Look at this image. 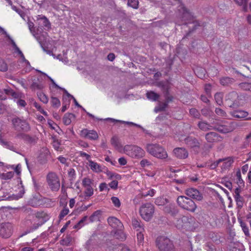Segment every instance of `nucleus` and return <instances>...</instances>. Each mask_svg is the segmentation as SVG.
Here are the masks:
<instances>
[{"mask_svg": "<svg viewBox=\"0 0 251 251\" xmlns=\"http://www.w3.org/2000/svg\"><path fill=\"white\" fill-rule=\"evenodd\" d=\"M142 218L146 221H149L153 217L154 207L153 204L147 202L142 204L139 209Z\"/></svg>", "mask_w": 251, "mask_h": 251, "instance_id": "nucleus-5", "label": "nucleus"}, {"mask_svg": "<svg viewBox=\"0 0 251 251\" xmlns=\"http://www.w3.org/2000/svg\"><path fill=\"white\" fill-rule=\"evenodd\" d=\"M213 129L223 133H228L233 130V128L229 124L227 125L220 123L213 124Z\"/></svg>", "mask_w": 251, "mask_h": 251, "instance_id": "nucleus-13", "label": "nucleus"}, {"mask_svg": "<svg viewBox=\"0 0 251 251\" xmlns=\"http://www.w3.org/2000/svg\"><path fill=\"white\" fill-rule=\"evenodd\" d=\"M223 94L222 93H217L215 95V100L216 103L221 105L223 104Z\"/></svg>", "mask_w": 251, "mask_h": 251, "instance_id": "nucleus-39", "label": "nucleus"}, {"mask_svg": "<svg viewBox=\"0 0 251 251\" xmlns=\"http://www.w3.org/2000/svg\"><path fill=\"white\" fill-rule=\"evenodd\" d=\"M167 106L166 102H160L157 106L154 109L155 112H158L164 110Z\"/></svg>", "mask_w": 251, "mask_h": 251, "instance_id": "nucleus-41", "label": "nucleus"}, {"mask_svg": "<svg viewBox=\"0 0 251 251\" xmlns=\"http://www.w3.org/2000/svg\"><path fill=\"white\" fill-rule=\"evenodd\" d=\"M132 225L134 228L136 229L137 231H143L144 228L142 225L141 221L138 220L136 218L132 219Z\"/></svg>", "mask_w": 251, "mask_h": 251, "instance_id": "nucleus-27", "label": "nucleus"}, {"mask_svg": "<svg viewBox=\"0 0 251 251\" xmlns=\"http://www.w3.org/2000/svg\"><path fill=\"white\" fill-rule=\"evenodd\" d=\"M146 96L149 100L152 101H156L160 97L159 94L152 91L148 92L146 94Z\"/></svg>", "mask_w": 251, "mask_h": 251, "instance_id": "nucleus-33", "label": "nucleus"}, {"mask_svg": "<svg viewBox=\"0 0 251 251\" xmlns=\"http://www.w3.org/2000/svg\"><path fill=\"white\" fill-rule=\"evenodd\" d=\"M39 195L33 196L28 201L29 205L32 207H37L42 204V201Z\"/></svg>", "mask_w": 251, "mask_h": 251, "instance_id": "nucleus-22", "label": "nucleus"}, {"mask_svg": "<svg viewBox=\"0 0 251 251\" xmlns=\"http://www.w3.org/2000/svg\"><path fill=\"white\" fill-rule=\"evenodd\" d=\"M123 151L132 158H141L145 155V151L141 148L133 145H126L123 148Z\"/></svg>", "mask_w": 251, "mask_h": 251, "instance_id": "nucleus-2", "label": "nucleus"}, {"mask_svg": "<svg viewBox=\"0 0 251 251\" xmlns=\"http://www.w3.org/2000/svg\"><path fill=\"white\" fill-rule=\"evenodd\" d=\"M79 135L82 137L88 138L91 140H95L99 138L98 134L96 131L94 130H88L86 128L82 129L80 131Z\"/></svg>", "mask_w": 251, "mask_h": 251, "instance_id": "nucleus-11", "label": "nucleus"}, {"mask_svg": "<svg viewBox=\"0 0 251 251\" xmlns=\"http://www.w3.org/2000/svg\"><path fill=\"white\" fill-rule=\"evenodd\" d=\"M111 144L119 151L121 152L123 149V146L119 141L118 138L117 136H113L111 139Z\"/></svg>", "mask_w": 251, "mask_h": 251, "instance_id": "nucleus-24", "label": "nucleus"}, {"mask_svg": "<svg viewBox=\"0 0 251 251\" xmlns=\"http://www.w3.org/2000/svg\"><path fill=\"white\" fill-rule=\"evenodd\" d=\"M3 92L4 94L8 96H11L15 100H18L19 98H22L21 94L15 92L10 88L5 89L3 90Z\"/></svg>", "mask_w": 251, "mask_h": 251, "instance_id": "nucleus-23", "label": "nucleus"}, {"mask_svg": "<svg viewBox=\"0 0 251 251\" xmlns=\"http://www.w3.org/2000/svg\"><path fill=\"white\" fill-rule=\"evenodd\" d=\"M174 153L176 157L179 159H185L188 157V153L185 149L177 148L174 150Z\"/></svg>", "mask_w": 251, "mask_h": 251, "instance_id": "nucleus-18", "label": "nucleus"}, {"mask_svg": "<svg viewBox=\"0 0 251 251\" xmlns=\"http://www.w3.org/2000/svg\"><path fill=\"white\" fill-rule=\"evenodd\" d=\"M104 120H106V121H111L112 122H118V123H120L126 124L129 125H133L134 124V123H132V122H125V121H124L116 120V119H113V118H106V119H105Z\"/></svg>", "mask_w": 251, "mask_h": 251, "instance_id": "nucleus-47", "label": "nucleus"}, {"mask_svg": "<svg viewBox=\"0 0 251 251\" xmlns=\"http://www.w3.org/2000/svg\"><path fill=\"white\" fill-rule=\"evenodd\" d=\"M155 192H156V191L154 189H151L149 191H148V192L143 193L142 194V195L144 197H147V196L152 197L155 195Z\"/></svg>", "mask_w": 251, "mask_h": 251, "instance_id": "nucleus-53", "label": "nucleus"}, {"mask_svg": "<svg viewBox=\"0 0 251 251\" xmlns=\"http://www.w3.org/2000/svg\"><path fill=\"white\" fill-rule=\"evenodd\" d=\"M236 180L237 184L240 186L244 185V182L241 177V171L240 170H238L236 173Z\"/></svg>", "mask_w": 251, "mask_h": 251, "instance_id": "nucleus-36", "label": "nucleus"}, {"mask_svg": "<svg viewBox=\"0 0 251 251\" xmlns=\"http://www.w3.org/2000/svg\"><path fill=\"white\" fill-rule=\"evenodd\" d=\"M168 203L169 200L164 197H158L155 200V203L158 206H164Z\"/></svg>", "mask_w": 251, "mask_h": 251, "instance_id": "nucleus-32", "label": "nucleus"}, {"mask_svg": "<svg viewBox=\"0 0 251 251\" xmlns=\"http://www.w3.org/2000/svg\"><path fill=\"white\" fill-rule=\"evenodd\" d=\"M190 114L191 116L196 118H199L200 114L199 111L195 108H191L189 111Z\"/></svg>", "mask_w": 251, "mask_h": 251, "instance_id": "nucleus-50", "label": "nucleus"}, {"mask_svg": "<svg viewBox=\"0 0 251 251\" xmlns=\"http://www.w3.org/2000/svg\"><path fill=\"white\" fill-rule=\"evenodd\" d=\"M240 226L242 227L243 231L246 236H250L249 229L247 224L242 221H240Z\"/></svg>", "mask_w": 251, "mask_h": 251, "instance_id": "nucleus-38", "label": "nucleus"}, {"mask_svg": "<svg viewBox=\"0 0 251 251\" xmlns=\"http://www.w3.org/2000/svg\"><path fill=\"white\" fill-rule=\"evenodd\" d=\"M69 212V210L67 207H64V208L61 211L60 213L59 214V219H62L66 215H67L68 214Z\"/></svg>", "mask_w": 251, "mask_h": 251, "instance_id": "nucleus-51", "label": "nucleus"}, {"mask_svg": "<svg viewBox=\"0 0 251 251\" xmlns=\"http://www.w3.org/2000/svg\"><path fill=\"white\" fill-rule=\"evenodd\" d=\"M3 144L6 148L12 151H16V147L11 142H4Z\"/></svg>", "mask_w": 251, "mask_h": 251, "instance_id": "nucleus-45", "label": "nucleus"}, {"mask_svg": "<svg viewBox=\"0 0 251 251\" xmlns=\"http://www.w3.org/2000/svg\"><path fill=\"white\" fill-rule=\"evenodd\" d=\"M8 70V66L4 60L0 58V71L6 72Z\"/></svg>", "mask_w": 251, "mask_h": 251, "instance_id": "nucleus-42", "label": "nucleus"}, {"mask_svg": "<svg viewBox=\"0 0 251 251\" xmlns=\"http://www.w3.org/2000/svg\"><path fill=\"white\" fill-rule=\"evenodd\" d=\"M182 221L184 222V224H183V229L192 230L194 228V220L193 218H189L188 217L183 216Z\"/></svg>", "mask_w": 251, "mask_h": 251, "instance_id": "nucleus-17", "label": "nucleus"}, {"mask_svg": "<svg viewBox=\"0 0 251 251\" xmlns=\"http://www.w3.org/2000/svg\"><path fill=\"white\" fill-rule=\"evenodd\" d=\"M50 156V152L47 148H42L40 151L39 159L41 163H45Z\"/></svg>", "mask_w": 251, "mask_h": 251, "instance_id": "nucleus-21", "label": "nucleus"}, {"mask_svg": "<svg viewBox=\"0 0 251 251\" xmlns=\"http://www.w3.org/2000/svg\"><path fill=\"white\" fill-rule=\"evenodd\" d=\"M99 189L100 192H102L105 190H109V188L107 187V185L105 183H101L99 186Z\"/></svg>", "mask_w": 251, "mask_h": 251, "instance_id": "nucleus-63", "label": "nucleus"}, {"mask_svg": "<svg viewBox=\"0 0 251 251\" xmlns=\"http://www.w3.org/2000/svg\"><path fill=\"white\" fill-rule=\"evenodd\" d=\"M234 81L233 78L227 76L222 77L220 79V84L225 86H229L233 84Z\"/></svg>", "mask_w": 251, "mask_h": 251, "instance_id": "nucleus-26", "label": "nucleus"}, {"mask_svg": "<svg viewBox=\"0 0 251 251\" xmlns=\"http://www.w3.org/2000/svg\"><path fill=\"white\" fill-rule=\"evenodd\" d=\"M33 106L42 114H43L44 116H48L47 112L45 111L40 106L39 104H38L36 101H34L33 103Z\"/></svg>", "mask_w": 251, "mask_h": 251, "instance_id": "nucleus-44", "label": "nucleus"}, {"mask_svg": "<svg viewBox=\"0 0 251 251\" xmlns=\"http://www.w3.org/2000/svg\"><path fill=\"white\" fill-rule=\"evenodd\" d=\"M118 181L117 180H113L110 183H109V186L111 188L113 189H116L118 187Z\"/></svg>", "mask_w": 251, "mask_h": 251, "instance_id": "nucleus-61", "label": "nucleus"}, {"mask_svg": "<svg viewBox=\"0 0 251 251\" xmlns=\"http://www.w3.org/2000/svg\"><path fill=\"white\" fill-rule=\"evenodd\" d=\"M12 123L17 130H23L27 131L30 129V126L25 121H23L18 117H15L12 119Z\"/></svg>", "mask_w": 251, "mask_h": 251, "instance_id": "nucleus-8", "label": "nucleus"}, {"mask_svg": "<svg viewBox=\"0 0 251 251\" xmlns=\"http://www.w3.org/2000/svg\"><path fill=\"white\" fill-rule=\"evenodd\" d=\"M38 96L40 100L44 103H47L48 102V98L47 96L43 93L38 94Z\"/></svg>", "mask_w": 251, "mask_h": 251, "instance_id": "nucleus-48", "label": "nucleus"}, {"mask_svg": "<svg viewBox=\"0 0 251 251\" xmlns=\"http://www.w3.org/2000/svg\"><path fill=\"white\" fill-rule=\"evenodd\" d=\"M185 143L188 147L193 149L196 152H198L199 151L200 144L196 138L188 137L185 139Z\"/></svg>", "mask_w": 251, "mask_h": 251, "instance_id": "nucleus-14", "label": "nucleus"}, {"mask_svg": "<svg viewBox=\"0 0 251 251\" xmlns=\"http://www.w3.org/2000/svg\"><path fill=\"white\" fill-rule=\"evenodd\" d=\"M209 239L214 243L218 244L221 242L220 236L216 233L211 232L209 233Z\"/></svg>", "mask_w": 251, "mask_h": 251, "instance_id": "nucleus-30", "label": "nucleus"}, {"mask_svg": "<svg viewBox=\"0 0 251 251\" xmlns=\"http://www.w3.org/2000/svg\"><path fill=\"white\" fill-rule=\"evenodd\" d=\"M108 224L113 228L118 231L122 230L124 228L122 223L117 218L114 217H109L107 219Z\"/></svg>", "mask_w": 251, "mask_h": 251, "instance_id": "nucleus-15", "label": "nucleus"}, {"mask_svg": "<svg viewBox=\"0 0 251 251\" xmlns=\"http://www.w3.org/2000/svg\"><path fill=\"white\" fill-rule=\"evenodd\" d=\"M185 194L189 198L198 201H201L203 199L202 194L195 188L191 187L186 189L185 190Z\"/></svg>", "mask_w": 251, "mask_h": 251, "instance_id": "nucleus-10", "label": "nucleus"}, {"mask_svg": "<svg viewBox=\"0 0 251 251\" xmlns=\"http://www.w3.org/2000/svg\"><path fill=\"white\" fill-rule=\"evenodd\" d=\"M156 245L160 251H176L172 241L165 236L158 237L156 239Z\"/></svg>", "mask_w": 251, "mask_h": 251, "instance_id": "nucleus-3", "label": "nucleus"}, {"mask_svg": "<svg viewBox=\"0 0 251 251\" xmlns=\"http://www.w3.org/2000/svg\"><path fill=\"white\" fill-rule=\"evenodd\" d=\"M101 215V211L100 210L95 211L92 215L89 217L91 222H95L99 221Z\"/></svg>", "mask_w": 251, "mask_h": 251, "instance_id": "nucleus-28", "label": "nucleus"}, {"mask_svg": "<svg viewBox=\"0 0 251 251\" xmlns=\"http://www.w3.org/2000/svg\"><path fill=\"white\" fill-rule=\"evenodd\" d=\"M233 116L238 118H244L248 115V113L245 111L239 110L234 112Z\"/></svg>", "mask_w": 251, "mask_h": 251, "instance_id": "nucleus-35", "label": "nucleus"}, {"mask_svg": "<svg viewBox=\"0 0 251 251\" xmlns=\"http://www.w3.org/2000/svg\"><path fill=\"white\" fill-rule=\"evenodd\" d=\"M140 164L142 167H145L146 166H150L151 165V162L146 159L142 160L140 161Z\"/></svg>", "mask_w": 251, "mask_h": 251, "instance_id": "nucleus-59", "label": "nucleus"}, {"mask_svg": "<svg viewBox=\"0 0 251 251\" xmlns=\"http://www.w3.org/2000/svg\"><path fill=\"white\" fill-rule=\"evenodd\" d=\"M16 103L18 106L19 107H24L26 105L25 101L21 98H19L18 100H17Z\"/></svg>", "mask_w": 251, "mask_h": 251, "instance_id": "nucleus-57", "label": "nucleus"}, {"mask_svg": "<svg viewBox=\"0 0 251 251\" xmlns=\"http://www.w3.org/2000/svg\"><path fill=\"white\" fill-rule=\"evenodd\" d=\"M111 199L115 206L117 207H119L120 206L121 202L117 197H112Z\"/></svg>", "mask_w": 251, "mask_h": 251, "instance_id": "nucleus-54", "label": "nucleus"}, {"mask_svg": "<svg viewBox=\"0 0 251 251\" xmlns=\"http://www.w3.org/2000/svg\"><path fill=\"white\" fill-rule=\"evenodd\" d=\"M205 72V70L202 68H197L195 71L196 74L201 78L204 77Z\"/></svg>", "mask_w": 251, "mask_h": 251, "instance_id": "nucleus-49", "label": "nucleus"}, {"mask_svg": "<svg viewBox=\"0 0 251 251\" xmlns=\"http://www.w3.org/2000/svg\"><path fill=\"white\" fill-rule=\"evenodd\" d=\"M36 217L38 218H44V221L34 224L32 226V228L33 230L37 229L39 226L43 225V224L49 219V216L45 213L38 212L37 213Z\"/></svg>", "mask_w": 251, "mask_h": 251, "instance_id": "nucleus-20", "label": "nucleus"}, {"mask_svg": "<svg viewBox=\"0 0 251 251\" xmlns=\"http://www.w3.org/2000/svg\"><path fill=\"white\" fill-rule=\"evenodd\" d=\"M219 166L221 168L222 171L229 169L233 163V160L231 157L220 159H219Z\"/></svg>", "mask_w": 251, "mask_h": 251, "instance_id": "nucleus-16", "label": "nucleus"}, {"mask_svg": "<svg viewBox=\"0 0 251 251\" xmlns=\"http://www.w3.org/2000/svg\"><path fill=\"white\" fill-rule=\"evenodd\" d=\"M75 119V115L72 113L66 114L63 117V123L66 125H69L72 120Z\"/></svg>", "mask_w": 251, "mask_h": 251, "instance_id": "nucleus-31", "label": "nucleus"}, {"mask_svg": "<svg viewBox=\"0 0 251 251\" xmlns=\"http://www.w3.org/2000/svg\"><path fill=\"white\" fill-rule=\"evenodd\" d=\"M89 166L91 169L96 172H100L102 171L101 166L97 162L89 160Z\"/></svg>", "mask_w": 251, "mask_h": 251, "instance_id": "nucleus-29", "label": "nucleus"}, {"mask_svg": "<svg viewBox=\"0 0 251 251\" xmlns=\"http://www.w3.org/2000/svg\"><path fill=\"white\" fill-rule=\"evenodd\" d=\"M146 149L148 153L158 158L163 159L168 157L166 151L159 144H148L146 145Z\"/></svg>", "mask_w": 251, "mask_h": 251, "instance_id": "nucleus-1", "label": "nucleus"}, {"mask_svg": "<svg viewBox=\"0 0 251 251\" xmlns=\"http://www.w3.org/2000/svg\"><path fill=\"white\" fill-rule=\"evenodd\" d=\"M177 203L181 208L191 212H194L197 207L196 204L191 199L184 196L178 197Z\"/></svg>", "mask_w": 251, "mask_h": 251, "instance_id": "nucleus-4", "label": "nucleus"}, {"mask_svg": "<svg viewBox=\"0 0 251 251\" xmlns=\"http://www.w3.org/2000/svg\"><path fill=\"white\" fill-rule=\"evenodd\" d=\"M206 250L207 251H217L215 246L210 243H208L206 245Z\"/></svg>", "mask_w": 251, "mask_h": 251, "instance_id": "nucleus-58", "label": "nucleus"}, {"mask_svg": "<svg viewBox=\"0 0 251 251\" xmlns=\"http://www.w3.org/2000/svg\"><path fill=\"white\" fill-rule=\"evenodd\" d=\"M250 142H251V131L246 136L245 143L246 144L249 145Z\"/></svg>", "mask_w": 251, "mask_h": 251, "instance_id": "nucleus-64", "label": "nucleus"}, {"mask_svg": "<svg viewBox=\"0 0 251 251\" xmlns=\"http://www.w3.org/2000/svg\"><path fill=\"white\" fill-rule=\"evenodd\" d=\"M234 198L236 201L237 208L238 209H241L243 207L245 202L244 198L241 196H238Z\"/></svg>", "mask_w": 251, "mask_h": 251, "instance_id": "nucleus-34", "label": "nucleus"}, {"mask_svg": "<svg viewBox=\"0 0 251 251\" xmlns=\"http://www.w3.org/2000/svg\"><path fill=\"white\" fill-rule=\"evenodd\" d=\"M142 231H139V232L137 233V238L138 242L140 244H142L143 242L144 237V235L142 233Z\"/></svg>", "mask_w": 251, "mask_h": 251, "instance_id": "nucleus-56", "label": "nucleus"}, {"mask_svg": "<svg viewBox=\"0 0 251 251\" xmlns=\"http://www.w3.org/2000/svg\"><path fill=\"white\" fill-rule=\"evenodd\" d=\"M50 102L53 107L58 108L60 106V101L56 97H51Z\"/></svg>", "mask_w": 251, "mask_h": 251, "instance_id": "nucleus-40", "label": "nucleus"}, {"mask_svg": "<svg viewBox=\"0 0 251 251\" xmlns=\"http://www.w3.org/2000/svg\"><path fill=\"white\" fill-rule=\"evenodd\" d=\"M215 113L219 116H225L226 115V112L220 108H216L215 109Z\"/></svg>", "mask_w": 251, "mask_h": 251, "instance_id": "nucleus-60", "label": "nucleus"}, {"mask_svg": "<svg viewBox=\"0 0 251 251\" xmlns=\"http://www.w3.org/2000/svg\"><path fill=\"white\" fill-rule=\"evenodd\" d=\"M85 188V190L84 191V193L85 196L89 197L93 195L94 191L92 186L86 187Z\"/></svg>", "mask_w": 251, "mask_h": 251, "instance_id": "nucleus-46", "label": "nucleus"}, {"mask_svg": "<svg viewBox=\"0 0 251 251\" xmlns=\"http://www.w3.org/2000/svg\"><path fill=\"white\" fill-rule=\"evenodd\" d=\"M205 139L210 143L219 142L222 140V138L214 132H210L207 133L205 135Z\"/></svg>", "mask_w": 251, "mask_h": 251, "instance_id": "nucleus-19", "label": "nucleus"}, {"mask_svg": "<svg viewBox=\"0 0 251 251\" xmlns=\"http://www.w3.org/2000/svg\"><path fill=\"white\" fill-rule=\"evenodd\" d=\"M198 126L200 129L205 131L208 130L213 129V124L212 125H210L205 122L201 121L199 122Z\"/></svg>", "mask_w": 251, "mask_h": 251, "instance_id": "nucleus-25", "label": "nucleus"}, {"mask_svg": "<svg viewBox=\"0 0 251 251\" xmlns=\"http://www.w3.org/2000/svg\"><path fill=\"white\" fill-rule=\"evenodd\" d=\"M47 181L51 191L57 192L59 190L60 187V180L55 173H49L47 176Z\"/></svg>", "mask_w": 251, "mask_h": 251, "instance_id": "nucleus-6", "label": "nucleus"}, {"mask_svg": "<svg viewBox=\"0 0 251 251\" xmlns=\"http://www.w3.org/2000/svg\"><path fill=\"white\" fill-rule=\"evenodd\" d=\"M14 173L13 172H8L5 174H3V176L5 179H10L13 177Z\"/></svg>", "mask_w": 251, "mask_h": 251, "instance_id": "nucleus-62", "label": "nucleus"}, {"mask_svg": "<svg viewBox=\"0 0 251 251\" xmlns=\"http://www.w3.org/2000/svg\"><path fill=\"white\" fill-rule=\"evenodd\" d=\"M37 23L39 28H44L46 29L50 28V23L45 16L38 15L37 17Z\"/></svg>", "mask_w": 251, "mask_h": 251, "instance_id": "nucleus-12", "label": "nucleus"}, {"mask_svg": "<svg viewBox=\"0 0 251 251\" xmlns=\"http://www.w3.org/2000/svg\"><path fill=\"white\" fill-rule=\"evenodd\" d=\"M138 0H128L127 5L134 9H137L138 7Z\"/></svg>", "mask_w": 251, "mask_h": 251, "instance_id": "nucleus-43", "label": "nucleus"}, {"mask_svg": "<svg viewBox=\"0 0 251 251\" xmlns=\"http://www.w3.org/2000/svg\"><path fill=\"white\" fill-rule=\"evenodd\" d=\"M239 86L243 90L251 92V83L242 82L239 84Z\"/></svg>", "mask_w": 251, "mask_h": 251, "instance_id": "nucleus-37", "label": "nucleus"}, {"mask_svg": "<svg viewBox=\"0 0 251 251\" xmlns=\"http://www.w3.org/2000/svg\"><path fill=\"white\" fill-rule=\"evenodd\" d=\"M178 10L182 13V20L185 22V24L190 23H194V19L193 16L183 4H180L178 7Z\"/></svg>", "mask_w": 251, "mask_h": 251, "instance_id": "nucleus-9", "label": "nucleus"}, {"mask_svg": "<svg viewBox=\"0 0 251 251\" xmlns=\"http://www.w3.org/2000/svg\"><path fill=\"white\" fill-rule=\"evenodd\" d=\"M13 227L9 223H2L0 224V236L3 238H9L13 233Z\"/></svg>", "mask_w": 251, "mask_h": 251, "instance_id": "nucleus-7", "label": "nucleus"}, {"mask_svg": "<svg viewBox=\"0 0 251 251\" xmlns=\"http://www.w3.org/2000/svg\"><path fill=\"white\" fill-rule=\"evenodd\" d=\"M181 221H182V217L181 218H180V219L177 220L175 223V225H176V227L178 229H183V224H184V222Z\"/></svg>", "mask_w": 251, "mask_h": 251, "instance_id": "nucleus-55", "label": "nucleus"}, {"mask_svg": "<svg viewBox=\"0 0 251 251\" xmlns=\"http://www.w3.org/2000/svg\"><path fill=\"white\" fill-rule=\"evenodd\" d=\"M92 180L88 177H85L82 180V185L84 187L91 186Z\"/></svg>", "mask_w": 251, "mask_h": 251, "instance_id": "nucleus-52", "label": "nucleus"}]
</instances>
